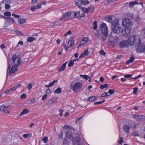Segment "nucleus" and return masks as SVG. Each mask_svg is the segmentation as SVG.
Instances as JSON below:
<instances>
[{"instance_id":"1","label":"nucleus","mask_w":145,"mask_h":145,"mask_svg":"<svg viewBox=\"0 0 145 145\" xmlns=\"http://www.w3.org/2000/svg\"><path fill=\"white\" fill-rule=\"evenodd\" d=\"M11 61L12 63L9 59H7L8 66L7 76L8 75H10L11 74L17 71H18L17 66H21L22 64V61H20V59L15 54L12 57Z\"/></svg>"},{"instance_id":"2","label":"nucleus","mask_w":145,"mask_h":145,"mask_svg":"<svg viewBox=\"0 0 145 145\" xmlns=\"http://www.w3.org/2000/svg\"><path fill=\"white\" fill-rule=\"evenodd\" d=\"M119 23V19L115 18L112 24L111 27L113 32L118 34H120L123 31L122 29L118 26Z\"/></svg>"},{"instance_id":"3","label":"nucleus","mask_w":145,"mask_h":145,"mask_svg":"<svg viewBox=\"0 0 145 145\" xmlns=\"http://www.w3.org/2000/svg\"><path fill=\"white\" fill-rule=\"evenodd\" d=\"M99 29L101 31V34L104 36H102V38L103 41H105L106 40L108 35V28L105 23H102L100 26Z\"/></svg>"},{"instance_id":"4","label":"nucleus","mask_w":145,"mask_h":145,"mask_svg":"<svg viewBox=\"0 0 145 145\" xmlns=\"http://www.w3.org/2000/svg\"><path fill=\"white\" fill-rule=\"evenodd\" d=\"M80 134L78 132L74 133L73 136L72 137V140L73 145H82L83 143L81 142Z\"/></svg>"},{"instance_id":"5","label":"nucleus","mask_w":145,"mask_h":145,"mask_svg":"<svg viewBox=\"0 0 145 145\" xmlns=\"http://www.w3.org/2000/svg\"><path fill=\"white\" fill-rule=\"evenodd\" d=\"M139 39L140 38L137 35H131L129 37L127 40L129 45L132 46L135 44L136 46L139 42Z\"/></svg>"},{"instance_id":"6","label":"nucleus","mask_w":145,"mask_h":145,"mask_svg":"<svg viewBox=\"0 0 145 145\" xmlns=\"http://www.w3.org/2000/svg\"><path fill=\"white\" fill-rule=\"evenodd\" d=\"M82 85L80 82H76L72 86L71 84L70 85L71 89L75 92L80 91L82 89Z\"/></svg>"},{"instance_id":"7","label":"nucleus","mask_w":145,"mask_h":145,"mask_svg":"<svg viewBox=\"0 0 145 145\" xmlns=\"http://www.w3.org/2000/svg\"><path fill=\"white\" fill-rule=\"evenodd\" d=\"M139 42L136 45L137 51L138 52L142 53L145 52V45H142L141 39H139Z\"/></svg>"},{"instance_id":"8","label":"nucleus","mask_w":145,"mask_h":145,"mask_svg":"<svg viewBox=\"0 0 145 145\" xmlns=\"http://www.w3.org/2000/svg\"><path fill=\"white\" fill-rule=\"evenodd\" d=\"M131 24V20L128 18H125L123 19L122 21V25L124 27L127 28H130Z\"/></svg>"},{"instance_id":"9","label":"nucleus","mask_w":145,"mask_h":145,"mask_svg":"<svg viewBox=\"0 0 145 145\" xmlns=\"http://www.w3.org/2000/svg\"><path fill=\"white\" fill-rule=\"evenodd\" d=\"M76 129H74L72 127H70V129L68 130L67 132H66L65 135L67 138H70L72 136L73 132L72 131H74Z\"/></svg>"},{"instance_id":"10","label":"nucleus","mask_w":145,"mask_h":145,"mask_svg":"<svg viewBox=\"0 0 145 145\" xmlns=\"http://www.w3.org/2000/svg\"><path fill=\"white\" fill-rule=\"evenodd\" d=\"M10 109L8 106H5L3 105L2 106H0V112H3L6 114L10 113Z\"/></svg>"},{"instance_id":"11","label":"nucleus","mask_w":145,"mask_h":145,"mask_svg":"<svg viewBox=\"0 0 145 145\" xmlns=\"http://www.w3.org/2000/svg\"><path fill=\"white\" fill-rule=\"evenodd\" d=\"M70 19L69 16V13L67 12L62 15V17L59 19V20L66 21Z\"/></svg>"},{"instance_id":"12","label":"nucleus","mask_w":145,"mask_h":145,"mask_svg":"<svg viewBox=\"0 0 145 145\" xmlns=\"http://www.w3.org/2000/svg\"><path fill=\"white\" fill-rule=\"evenodd\" d=\"M134 118L138 121H144L145 120V116L140 115H133Z\"/></svg>"},{"instance_id":"13","label":"nucleus","mask_w":145,"mask_h":145,"mask_svg":"<svg viewBox=\"0 0 145 145\" xmlns=\"http://www.w3.org/2000/svg\"><path fill=\"white\" fill-rule=\"evenodd\" d=\"M119 45L120 47L121 48L125 47L129 45L128 40L121 41L120 42Z\"/></svg>"},{"instance_id":"14","label":"nucleus","mask_w":145,"mask_h":145,"mask_svg":"<svg viewBox=\"0 0 145 145\" xmlns=\"http://www.w3.org/2000/svg\"><path fill=\"white\" fill-rule=\"evenodd\" d=\"M2 18H3L5 20L7 21L11 24H12L14 22V20L13 18L11 17H7L3 16H2Z\"/></svg>"},{"instance_id":"15","label":"nucleus","mask_w":145,"mask_h":145,"mask_svg":"<svg viewBox=\"0 0 145 145\" xmlns=\"http://www.w3.org/2000/svg\"><path fill=\"white\" fill-rule=\"evenodd\" d=\"M122 34L125 37L128 36L130 33V28H127L125 29H123V31L122 32Z\"/></svg>"},{"instance_id":"16","label":"nucleus","mask_w":145,"mask_h":145,"mask_svg":"<svg viewBox=\"0 0 145 145\" xmlns=\"http://www.w3.org/2000/svg\"><path fill=\"white\" fill-rule=\"evenodd\" d=\"M56 99L55 98H53L48 101L46 105L48 106H50L56 102Z\"/></svg>"},{"instance_id":"17","label":"nucleus","mask_w":145,"mask_h":145,"mask_svg":"<svg viewBox=\"0 0 145 145\" xmlns=\"http://www.w3.org/2000/svg\"><path fill=\"white\" fill-rule=\"evenodd\" d=\"M67 62H66L65 63H63L62 65L58 69V71L59 72H61L62 71H64Z\"/></svg>"},{"instance_id":"18","label":"nucleus","mask_w":145,"mask_h":145,"mask_svg":"<svg viewBox=\"0 0 145 145\" xmlns=\"http://www.w3.org/2000/svg\"><path fill=\"white\" fill-rule=\"evenodd\" d=\"M135 60V56L133 55L131 56L130 58L127 61V64H129L130 63H133Z\"/></svg>"},{"instance_id":"19","label":"nucleus","mask_w":145,"mask_h":145,"mask_svg":"<svg viewBox=\"0 0 145 145\" xmlns=\"http://www.w3.org/2000/svg\"><path fill=\"white\" fill-rule=\"evenodd\" d=\"M75 4L77 5L79 8H80V6L82 5V0H76L74 1Z\"/></svg>"},{"instance_id":"20","label":"nucleus","mask_w":145,"mask_h":145,"mask_svg":"<svg viewBox=\"0 0 145 145\" xmlns=\"http://www.w3.org/2000/svg\"><path fill=\"white\" fill-rule=\"evenodd\" d=\"M105 19L106 21H107L109 23L112 24L113 22L112 20V16H109L108 17H106L105 18Z\"/></svg>"},{"instance_id":"21","label":"nucleus","mask_w":145,"mask_h":145,"mask_svg":"<svg viewBox=\"0 0 145 145\" xmlns=\"http://www.w3.org/2000/svg\"><path fill=\"white\" fill-rule=\"evenodd\" d=\"M123 129L124 131L127 133H129V130L130 129V127L127 125H125L123 127Z\"/></svg>"},{"instance_id":"22","label":"nucleus","mask_w":145,"mask_h":145,"mask_svg":"<svg viewBox=\"0 0 145 145\" xmlns=\"http://www.w3.org/2000/svg\"><path fill=\"white\" fill-rule=\"evenodd\" d=\"M29 112V111L27 108H25L20 113L19 116H20L23 115L27 114Z\"/></svg>"},{"instance_id":"23","label":"nucleus","mask_w":145,"mask_h":145,"mask_svg":"<svg viewBox=\"0 0 145 145\" xmlns=\"http://www.w3.org/2000/svg\"><path fill=\"white\" fill-rule=\"evenodd\" d=\"M57 80H54L52 82L49 83L48 85H46L45 86L47 88H49L52 86L55 83L57 82Z\"/></svg>"},{"instance_id":"24","label":"nucleus","mask_w":145,"mask_h":145,"mask_svg":"<svg viewBox=\"0 0 145 145\" xmlns=\"http://www.w3.org/2000/svg\"><path fill=\"white\" fill-rule=\"evenodd\" d=\"M88 13L89 12H93L95 10L94 7L93 5H91L87 8Z\"/></svg>"},{"instance_id":"25","label":"nucleus","mask_w":145,"mask_h":145,"mask_svg":"<svg viewBox=\"0 0 145 145\" xmlns=\"http://www.w3.org/2000/svg\"><path fill=\"white\" fill-rule=\"evenodd\" d=\"M97 97L95 96H93L90 97L88 99V101H89L90 102H93L97 98Z\"/></svg>"},{"instance_id":"26","label":"nucleus","mask_w":145,"mask_h":145,"mask_svg":"<svg viewBox=\"0 0 145 145\" xmlns=\"http://www.w3.org/2000/svg\"><path fill=\"white\" fill-rule=\"evenodd\" d=\"M69 13V16L70 19H71L75 18V12L74 11H72L69 12H68Z\"/></svg>"},{"instance_id":"27","label":"nucleus","mask_w":145,"mask_h":145,"mask_svg":"<svg viewBox=\"0 0 145 145\" xmlns=\"http://www.w3.org/2000/svg\"><path fill=\"white\" fill-rule=\"evenodd\" d=\"M68 43H70V46L71 47L73 46L74 45V39L72 38H70L69 40Z\"/></svg>"},{"instance_id":"28","label":"nucleus","mask_w":145,"mask_h":145,"mask_svg":"<svg viewBox=\"0 0 145 145\" xmlns=\"http://www.w3.org/2000/svg\"><path fill=\"white\" fill-rule=\"evenodd\" d=\"M118 37H115L114 40H113V42L111 41L110 43L112 44L113 43L114 44H117L118 42Z\"/></svg>"},{"instance_id":"29","label":"nucleus","mask_w":145,"mask_h":145,"mask_svg":"<svg viewBox=\"0 0 145 145\" xmlns=\"http://www.w3.org/2000/svg\"><path fill=\"white\" fill-rule=\"evenodd\" d=\"M108 86V84L106 83L104 84H102L100 86V88L101 89H103L105 88H107Z\"/></svg>"},{"instance_id":"30","label":"nucleus","mask_w":145,"mask_h":145,"mask_svg":"<svg viewBox=\"0 0 145 145\" xmlns=\"http://www.w3.org/2000/svg\"><path fill=\"white\" fill-rule=\"evenodd\" d=\"M26 19L24 18H20L18 21V23L19 24H24L25 22Z\"/></svg>"},{"instance_id":"31","label":"nucleus","mask_w":145,"mask_h":145,"mask_svg":"<svg viewBox=\"0 0 145 145\" xmlns=\"http://www.w3.org/2000/svg\"><path fill=\"white\" fill-rule=\"evenodd\" d=\"M61 92V89L59 87L57 88L56 90H55L54 93H55L59 94Z\"/></svg>"},{"instance_id":"32","label":"nucleus","mask_w":145,"mask_h":145,"mask_svg":"<svg viewBox=\"0 0 145 145\" xmlns=\"http://www.w3.org/2000/svg\"><path fill=\"white\" fill-rule=\"evenodd\" d=\"M35 37H29L27 39V40L28 42H31L34 40H35Z\"/></svg>"},{"instance_id":"33","label":"nucleus","mask_w":145,"mask_h":145,"mask_svg":"<svg viewBox=\"0 0 145 145\" xmlns=\"http://www.w3.org/2000/svg\"><path fill=\"white\" fill-rule=\"evenodd\" d=\"M80 8L82 9V10L81 11H83L84 13H88V11L87 8L83 7H80Z\"/></svg>"},{"instance_id":"34","label":"nucleus","mask_w":145,"mask_h":145,"mask_svg":"<svg viewBox=\"0 0 145 145\" xmlns=\"http://www.w3.org/2000/svg\"><path fill=\"white\" fill-rule=\"evenodd\" d=\"M59 20L57 22L53 23V26L54 27H56V26L59 25L61 24V23H59Z\"/></svg>"},{"instance_id":"35","label":"nucleus","mask_w":145,"mask_h":145,"mask_svg":"<svg viewBox=\"0 0 145 145\" xmlns=\"http://www.w3.org/2000/svg\"><path fill=\"white\" fill-rule=\"evenodd\" d=\"M93 29L94 30H96L97 28V22L96 21H95L93 23Z\"/></svg>"},{"instance_id":"36","label":"nucleus","mask_w":145,"mask_h":145,"mask_svg":"<svg viewBox=\"0 0 145 145\" xmlns=\"http://www.w3.org/2000/svg\"><path fill=\"white\" fill-rule=\"evenodd\" d=\"M80 12H79V11H77L76 12H75V17H76L77 18H78L79 19H80V16H79Z\"/></svg>"},{"instance_id":"37","label":"nucleus","mask_w":145,"mask_h":145,"mask_svg":"<svg viewBox=\"0 0 145 145\" xmlns=\"http://www.w3.org/2000/svg\"><path fill=\"white\" fill-rule=\"evenodd\" d=\"M32 135V134L31 133H27V134H24L23 135V137L24 138H27L28 137H29L31 136Z\"/></svg>"},{"instance_id":"38","label":"nucleus","mask_w":145,"mask_h":145,"mask_svg":"<svg viewBox=\"0 0 145 145\" xmlns=\"http://www.w3.org/2000/svg\"><path fill=\"white\" fill-rule=\"evenodd\" d=\"M79 12H80V14H79V16H80V19L81 18L83 17L84 16L85 13L83 11H78Z\"/></svg>"},{"instance_id":"39","label":"nucleus","mask_w":145,"mask_h":145,"mask_svg":"<svg viewBox=\"0 0 145 145\" xmlns=\"http://www.w3.org/2000/svg\"><path fill=\"white\" fill-rule=\"evenodd\" d=\"M105 101V100L104 99L101 101L97 102H96L95 103H94V105H98L101 104H102V103L104 102Z\"/></svg>"},{"instance_id":"40","label":"nucleus","mask_w":145,"mask_h":145,"mask_svg":"<svg viewBox=\"0 0 145 145\" xmlns=\"http://www.w3.org/2000/svg\"><path fill=\"white\" fill-rule=\"evenodd\" d=\"M4 15L6 16H8L9 17L11 15L10 12L8 11L4 13Z\"/></svg>"},{"instance_id":"41","label":"nucleus","mask_w":145,"mask_h":145,"mask_svg":"<svg viewBox=\"0 0 145 145\" xmlns=\"http://www.w3.org/2000/svg\"><path fill=\"white\" fill-rule=\"evenodd\" d=\"M59 138L60 139H62L63 138V131H60V133L58 134Z\"/></svg>"},{"instance_id":"42","label":"nucleus","mask_w":145,"mask_h":145,"mask_svg":"<svg viewBox=\"0 0 145 145\" xmlns=\"http://www.w3.org/2000/svg\"><path fill=\"white\" fill-rule=\"evenodd\" d=\"M80 77H83V78L85 79L86 80H87L88 78V76L86 75H80Z\"/></svg>"},{"instance_id":"43","label":"nucleus","mask_w":145,"mask_h":145,"mask_svg":"<svg viewBox=\"0 0 145 145\" xmlns=\"http://www.w3.org/2000/svg\"><path fill=\"white\" fill-rule=\"evenodd\" d=\"M138 88L135 87L134 88L133 93L134 94H136L137 93V90H138Z\"/></svg>"},{"instance_id":"44","label":"nucleus","mask_w":145,"mask_h":145,"mask_svg":"<svg viewBox=\"0 0 145 145\" xmlns=\"http://www.w3.org/2000/svg\"><path fill=\"white\" fill-rule=\"evenodd\" d=\"M74 63L73 62V61L72 60L69 63L68 66L69 67H71L74 64Z\"/></svg>"},{"instance_id":"45","label":"nucleus","mask_w":145,"mask_h":145,"mask_svg":"<svg viewBox=\"0 0 145 145\" xmlns=\"http://www.w3.org/2000/svg\"><path fill=\"white\" fill-rule=\"evenodd\" d=\"M82 5H87L89 3V1L87 0H82Z\"/></svg>"},{"instance_id":"46","label":"nucleus","mask_w":145,"mask_h":145,"mask_svg":"<svg viewBox=\"0 0 145 145\" xmlns=\"http://www.w3.org/2000/svg\"><path fill=\"white\" fill-rule=\"evenodd\" d=\"M87 42H85L84 41L82 40L80 42V44L78 45V47L80 46V45H85L86 44Z\"/></svg>"},{"instance_id":"47","label":"nucleus","mask_w":145,"mask_h":145,"mask_svg":"<svg viewBox=\"0 0 145 145\" xmlns=\"http://www.w3.org/2000/svg\"><path fill=\"white\" fill-rule=\"evenodd\" d=\"M48 140V137L46 136L44 137L42 139V140L44 143H46Z\"/></svg>"},{"instance_id":"48","label":"nucleus","mask_w":145,"mask_h":145,"mask_svg":"<svg viewBox=\"0 0 145 145\" xmlns=\"http://www.w3.org/2000/svg\"><path fill=\"white\" fill-rule=\"evenodd\" d=\"M63 144L64 145H67L68 144L67 140L66 138H65L63 140Z\"/></svg>"},{"instance_id":"49","label":"nucleus","mask_w":145,"mask_h":145,"mask_svg":"<svg viewBox=\"0 0 145 145\" xmlns=\"http://www.w3.org/2000/svg\"><path fill=\"white\" fill-rule=\"evenodd\" d=\"M115 90L114 89H109L108 91L109 93L111 95H112L114 93Z\"/></svg>"},{"instance_id":"50","label":"nucleus","mask_w":145,"mask_h":145,"mask_svg":"<svg viewBox=\"0 0 145 145\" xmlns=\"http://www.w3.org/2000/svg\"><path fill=\"white\" fill-rule=\"evenodd\" d=\"M16 33L20 36H24V35L22 33L21 31H20L17 30L16 31Z\"/></svg>"},{"instance_id":"51","label":"nucleus","mask_w":145,"mask_h":145,"mask_svg":"<svg viewBox=\"0 0 145 145\" xmlns=\"http://www.w3.org/2000/svg\"><path fill=\"white\" fill-rule=\"evenodd\" d=\"M141 19L139 17V14H137L136 17V21L138 22H139L140 20Z\"/></svg>"},{"instance_id":"52","label":"nucleus","mask_w":145,"mask_h":145,"mask_svg":"<svg viewBox=\"0 0 145 145\" xmlns=\"http://www.w3.org/2000/svg\"><path fill=\"white\" fill-rule=\"evenodd\" d=\"M109 95L106 92H104L101 95V96L103 97H106L108 96Z\"/></svg>"},{"instance_id":"53","label":"nucleus","mask_w":145,"mask_h":145,"mask_svg":"<svg viewBox=\"0 0 145 145\" xmlns=\"http://www.w3.org/2000/svg\"><path fill=\"white\" fill-rule=\"evenodd\" d=\"M123 142V138L122 137H121L118 140V143L120 144L121 145H122Z\"/></svg>"},{"instance_id":"54","label":"nucleus","mask_w":145,"mask_h":145,"mask_svg":"<svg viewBox=\"0 0 145 145\" xmlns=\"http://www.w3.org/2000/svg\"><path fill=\"white\" fill-rule=\"evenodd\" d=\"M132 75L130 74H126L124 75V77L125 78H131Z\"/></svg>"},{"instance_id":"55","label":"nucleus","mask_w":145,"mask_h":145,"mask_svg":"<svg viewBox=\"0 0 145 145\" xmlns=\"http://www.w3.org/2000/svg\"><path fill=\"white\" fill-rule=\"evenodd\" d=\"M83 54L85 55V56L88 55L89 54L88 50V49H86L83 52Z\"/></svg>"},{"instance_id":"56","label":"nucleus","mask_w":145,"mask_h":145,"mask_svg":"<svg viewBox=\"0 0 145 145\" xmlns=\"http://www.w3.org/2000/svg\"><path fill=\"white\" fill-rule=\"evenodd\" d=\"M134 5L135 4L133 1H132L129 3V7L130 8L133 7Z\"/></svg>"},{"instance_id":"57","label":"nucleus","mask_w":145,"mask_h":145,"mask_svg":"<svg viewBox=\"0 0 145 145\" xmlns=\"http://www.w3.org/2000/svg\"><path fill=\"white\" fill-rule=\"evenodd\" d=\"M47 97V94H45L43 96L42 98V101H44L46 99V98Z\"/></svg>"},{"instance_id":"58","label":"nucleus","mask_w":145,"mask_h":145,"mask_svg":"<svg viewBox=\"0 0 145 145\" xmlns=\"http://www.w3.org/2000/svg\"><path fill=\"white\" fill-rule=\"evenodd\" d=\"M21 86V85L20 84H18L15 85L14 86L15 87L16 89H17L19 88H20Z\"/></svg>"},{"instance_id":"59","label":"nucleus","mask_w":145,"mask_h":145,"mask_svg":"<svg viewBox=\"0 0 145 145\" xmlns=\"http://www.w3.org/2000/svg\"><path fill=\"white\" fill-rule=\"evenodd\" d=\"M89 39V38L87 37H84L83 38V39L82 40L84 41L85 42H87L88 41Z\"/></svg>"},{"instance_id":"60","label":"nucleus","mask_w":145,"mask_h":145,"mask_svg":"<svg viewBox=\"0 0 145 145\" xmlns=\"http://www.w3.org/2000/svg\"><path fill=\"white\" fill-rule=\"evenodd\" d=\"M100 54L103 56H105L106 55V53L105 52L104 50H101L100 51Z\"/></svg>"},{"instance_id":"61","label":"nucleus","mask_w":145,"mask_h":145,"mask_svg":"<svg viewBox=\"0 0 145 145\" xmlns=\"http://www.w3.org/2000/svg\"><path fill=\"white\" fill-rule=\"evenodd\" d=\"M26 97L27 95L25 93H23L21 95V97L22 99H24Z\"/></svg>"},{"instance_id":"62","label":"nucleus","mask_w":145,"mask_h":145,"mask_svg":"<svg viewBox=\"0 0 145 145\" xmlns=\"http://www.w3.org/2000/svg\"><path fill=\"white\" fill-rule=\"evenodd\" d=\"M32 88V84L31 83L29 84L27 86V88L29 90H30Z\"/></svg>"},{"instance_id":"63","label":"nucleus","mask_w":145,"mask_h":145,"mask_svg":"<svg viewBox=\"0 0 145 145\" xmlns=\"http://www.w3.org/2000/svg\"><path fill=\"white\" fill-rule=\"evenodd\" d=\"M12 16L16 18H18L20 16L15 14H12Z\"/></svg>"},{"instance_id":"64","label":"nucleus","mask_w":145,"mask_h":145,"mask_svg":"<svg viewBox=\"0 0 145 145\" xmlns=\"http://www.w3.org/2000/svg\"><path fill=\"white\" fill-rule=\"evenodd\" d=\"M10 6L9 5L6 4H5V8L7 9H8L10 8Z\"/></svg>"}]
</instances>
